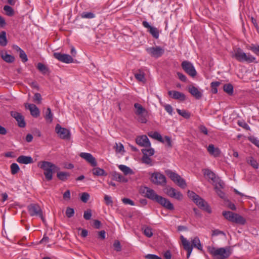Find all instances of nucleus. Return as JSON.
<instances>
[{
  "label": "nucleus",
  "mask_w": 259,
  "mask_h": 259,
  "mask_svg": "<svg viewBox=\"0 0 259 259\" xmlns=\"http://www.w3.org/2000/svg\"><path fill=\"white\" fill-rule=\"evenodd\" d=\"M30 215L40 218L44 223H45V217L46 214L43 211H29Z\"/></svg>",
  "instance_id": "32"
},
{
  "label": "nucleus",
  "mask_w": 259,
  "mask_h": 259,
  "mask_svg": "<svg viewBox=\"0 0 259 259\" xmlns=\"http://www.w3.org/2000/svg\"><path fill=\"white\" fill-rule=\"evenodd\" d=\"M204 175L205 176L207 177V178L211 180L213 183L217 184L219 181V178H217L214 172H213L211 170L208 169H205L203 170Z\"/></svg>",
  "instance_id": "21"
},
{
  "label": "nucleus",
  "mask_w": 259,
  "mask_h": 259,
  "mask_svg": "<svg viewBox=\"0 0 259 259\" xmlns=\"http://www.w3.org/2000/svg\"><path fill=\"white\" fill-rule=\"evenodd\" d=\"M168 94L174 99L184 101L186 99L185 94L178 91H169L168 92Z\"/></svg>",
  "instance_id": "24"
},
{
  "label": "nucleus",
  "mask_w": 259,
  "mask_h": 259,
  "mask_svg": "<svg viewBox=\"0 0 259 259\" xmlns=\"http://www.w3.org/2000/svg\"><path fill=\"white\" fill-rule=\"evenodd\" d=\"M118 168L125 175H133L134 173L131 168L125 165H119Z\"/></svg>",
  "instance_id": "31"
},
{
  "label": "nucleus",
  "mask_w": 259,
  "mask_h": 259,
  "mask_svg": "<svg viewBox=\"0 0 259 259\" xmlns=\"http://www.w3.org/2000/svg\"><path fill=\"white\" fill-rule=\"evenodd\" d=\"M188 196L202 210H209L207 202L193 191L189 190Z\"/></svg>",
  "instance_id": "5"
},
{
  "label": "nucleus",
  "mask_w": 259,
  "mask_h": 259,
  "mask_svg": "<svg viewBox=\"0 0 259 259\" xmlns=\"http://www.w3.org/2000/svg\"><path fill=\"white\" fill-rule=\"evenodd\" d=\"M135 113L138 116V120L141 123H145L147 121L148 112L140 104L136 103L134 104Z\"/></svg>",
  "instance_id": "7"
},
{
  "label": "nucleus",
  "mask_w": 259,
  "mask_h": 259,
  "mask_svg": "<svg viewBox=\"0 0 259 259\" xmlns=\"http://www.w3.org/2000/svg\"><path fill=\"white\" fill-rule=\"evenodd\" d=\"M136 143L142 147H150L151 143L146 135L138 137L136 139Z\"/></svg>",
  "instance_id": "19"
},
{
  "label": "nucleus",
  "mask_w": 259,
  "mask_h": 259,
  "mask_svg": "<svg viewBox=\"0 0 259 259\" xmlns=\"http://www.w3.org/2000/svg\"><path fill=\"white\" fill-rule=\"evenodd\" d=\"M113 246L117 251H120L121 250L120 243L119 241L118 240H116L114 241L113 243Z\"/></svg>",
  "instance_id": "57"
},
{
  "label": "nucleus",
  "mask_w": 259,
  "mask_h": 259,
  "mask_svg": "<svg viewBox=\"0 0 259 259\" xmlns=\"http://www.w3.org/2000/svg\"><path fill=\"white\" fill-rule=\"evenodd\" d=\"M183 69L191 77H195L196 75V71L193 65L190 62L184 61L181 64Z\"/></svg>",
  "instance_id": "11"
},
{
  "label": "nucleus",
  "mask_w": 259,
  "mask_h": 259,
  "mask_svg": "<svg viewBox=\"0 0 259 259\" xmlns=\"http://www.w3.org/2000/svg\"><path fill=\"white\" fill-rule=\"evenodd\" d=\"M28 210H41L40 206L37 204H31L28 206Z\"/></svg>",
  "instance_id": "51"
},
{
  "label": "nucleus",
  "mask_w": 259,
  "mask_h": 259,
  "mask_svg": "<svg viewBox=\"0 0 259 259\" xmlns=\"http://www.w3.org/2000/svg\"><path fill=\"white\" fill-rule=\"evenodd\" d=\"M143 192L145 193V197L155 202H157L160 197L153 189L148 187H144Z\"/></svg>",
  "instance_id": "14"
},
{
  "label": "nucleus",
  "mask_w": 259,
  "mask_h": 259,
  "mask_svg": "<svg viewBox=\"0 0 259 259\" xmlns=\"http://www.w3.org/2000/svg\"><path fill=\"white\" fill-rule=\"evenodd\" d=\"M223 215L228 221L236 224L244 225L246 222L244 218L234 211H223Z\"/></svg>",
  "instance_id": "6"
},
{
  "label": "nucleus",
  "mask_w": 259,
  "mask_h": 259,
  "mask_svg": "<svg viewBox=\"0 0 259 259\" xmlns=\"http://www.w3.org/2000/svg\"><path fill=\"white\" fill-rule=\"evenodd\" d=\"M54 57L60 61V62L65 63H71L73 62V59L72 57L68 54H61L60 53H54L53 54Z\"/></svg>",
  "instance_id": "13"
},
{
  "label": "nucleus",
  "mask_w": 259,
  "mask_h": 259,
  "mask_svg": "<svg viewBox=\"0 0 259 259\" xmlns=\"http://www.w3.org/2000/svg\"><path fill=\"white\" fill-rule=\"evenodd\" d=\"M140 73H137L135 74V78L139 81L144 82L145 81V78L144 73L139 71Z\"/></svg>",
  "instance_id": "48"
},
{
  "label": "nucleus",
  "mask_w": 259,
  "mask_h": 259,
  "mask_svg": "<svg viewBox=\"0 0 259 259\" xmlns=\"http://www.w3.org/2000/svg\"><path fill=\"white\" fill-rule=\"evenodd\" d=\"M11 170L12 175L16 174L20 170L19 165L15 163H13L11 165Z\"/></svg>",
  "instance_id": "46"
},
{
  "label": "nucleus",
  "mask_w": 259,
  "mask_h": 259,
  "mask_svg": "<svg viewBox=\"0 0 259 259\" xmlns=\"http://www.w3.org/2000/svg\"><path fill=\"white\" fill-rule=\"evenodd\" d=\"M178 113L186 119H189L190 117V113L185 110L177 109Z\"/></svg>",
  "instance_id": "39"
},
{
  "label": "nucleus",
  "mask_w": 259,
  "mask_h": 259,
  "mask_svg": "<svg viewBox=\"0 0 259 259\" xmlns=\"http://www.w3.org/2000/svg\"><path fill=\"white\" fill-rule=\"evenodd\" d=\"M17 161L19 163L25 164L32 163L33 162V159L31 156L24 155L19 156L17 159Z\"/></svg>",
  "instance_id": "26"
},
{
  "label": "nucleus",
  "mask_w": 259,
  "mask_h": 259,
  "mask_svg": "<svg viewBox=\"0 0 259 259\" xmlns=\"http://www.w3.org/2000/svg\"><path fill=\"white\" fill-rule=\"evenodd\" d=\"M164 109L169 114H172L173 109L171 105L169 104L165 105Z\"/></svg>",
  "instance_id": "62"
},
{
  "label": "nucleus",
  "mask_w": 259,
  "mask_h": 259,
  "mask_svg": "<svg viewBox=\"0 0 259 259\" xmlns=\"http://www.w3.org/2000/svg\"><path fill=\"white\" fill-rule=\"evenodd\" d=\"M114 178L116 181L120 182L126 183L128 182V179L127 178L119 174H115Z\"/></svg>",
  "instance_id": "43"
},
{
  "label": "nucleus",
  "mask_w": 259,
  "mask_h": 259,
  "mask_svg": "<svg viewBox=\"0 0 259 259\" xmlns=\"http://www.w3.org/2000/svg\"><path fill=\"white\" fill-rule=\"evenodd\" d=\"M147 53L154 58H159L164 53V50L160 47H150L146 49Z\"/></svg>",
  "instance_id": "12"
},
{
  "label": "nucleus",
  "mask_w": 259,
  "mask_h": 259,
  "mask_svg": "<svg viewBox=\"0 0 259 259\" xmlns=\"http://www.w3.org/2000/svg\"><path fill=\"white\" fill-rule=\"evenodd\" d=\"M189 92L196 99H200L202 97V93L197 88L193 85H190L188 87Z\"/></svg>",
  "instance_id": "20"
},
{
  "label": "nucleus",
  "mask_w": 259,
  "mask_h": 259,
  "mask_svg": "<svg viewBox=\"0 0 259 259\" xmlns=\"http://www.w3.org/2000/svg\"><path fill=\"white\" fill-rule=\"evenodd\" d=\"M10 113L11 115L17 121L18 125L19 127H25L26 123L24 120V117L21 113L15 111H11Z\"/></svg>",
  "instance_id": "16"
},
{
  "label": "nucleus",
  "mask_w": 259,
  "mask_h": 259,
  "mask_svg": "<svg viewBox=\"0 0 259 259\" xmlns=\"http://www.w3.org/2000/svg\"><path fill=\"white\" fill-rule=\"evenodd\" d=\"M25 107L30 110V114L32 116L37 117L39 116L40 111L35 105L33 104H27L25 105Z\"/></svg>",
  "instance_id": "23"
},
{
  "label": "nucleus",
  "mask_w": 259,
  "mask_h": 259,
  "mask_svg": "<svg viewBox=\"0 0 259 259\" xmlns=\"http://www.w3.org/2000/svg\"><path fill=\"white\" fill-rule=\"evenodd\" d=\"M208 252L214 259H227L231 254L229 247L216 248L212 246L207 247Z\"/></svg>",
  "instance_id": "1"
},
{
  "label": "nucleus",
  "mask_w": 259,
  "mask_h": 259,
  "mask_svg": "<svg viewBox=\"0 0 259 259\" xmlns=\"http://www.w3.org/2000/svg\"><path fill=\"white\" fill-rule=\"evenodd\" d=\"M223 90L229 95H233V86L231 83L225 84L223 87Z\"/></svg>",
  "instance_id": "35"
},
{
  "label": "nucleus",
  "mask_w": 259,
  "mask_h": 259,
  "mask_svg": "<svg viewBox=\"0 0 259 259\" xmlns=\"http://www.w3.org/2000/svg\"><path fill=\"white\" fill-rule=\"evenodd\" d=\"M82 18L92 19L95 17V15L92 12H83L81 14Z\"/></svg>",
  "instance_id": "47"
},
{
  "label": "nucleus",
  "mask_w": 259,
  "mask_h": 259,
  "mask_svg": "<svg viewBox=\"0 0 259 259\" xmlns=\"http://www.w3.org/2000/svg\"><path fill=\"white\" fill-rule=\"evenodd\" d=\"M237 123L240 126L243 127V128L247 130H250L249 126L244 121L238 120Z\"/></svg>",
  "instance_id": "53"
},
{
  "label": "nucleus",
  "mask_w": 259,
  "mask_h": 259,
  "mask_svg": "<svg viewBox=\"0 0 259 259\" xmlns=\"http://www.w3.org/2000/svg\"><path fill=\"white\" fill-rule=\"evenodd\" d=\"M165 172L167 176L180 187L183 189L186 188L187 186L186 181L179 175L169 169L165 170Z\"/></svg>",
  "instance_id": "8"
},
{
  "label": "nucleus",
  "mask_w": 259,
  "mask_h": 259,
  "mask_svg": "<svg viewBox=\"0 0 259 259\" xmlns=\"http://www.w3.org/2000/svg\"><path fill=\"white\" fill-rule=\"evenodd\" d=\"M232 56L239 62H246L247 63L254 62L256 59L254 57L250 54L244 52L240 48H236L233 49Z\"/></svg>",
  "instance_id": "2"
},
{
  "label": "nucleus",
  "mask_w": 259,
  "mask_h": 259,
  "mask_svg": "<svg viewBox=\"0 0 259 259\" xmlns=\"http://www.w3.org/2000/svg\"><path fill=\"white\" fill-rule=\"evenodd\" d=\"M92 173L94 175L97 176H106L107 172L102 168L100 167H95L92 169Z\"/></svg>",
  "instance_id": "28"
},
{
  "label": "nucleus",
  "mask_w": 259,
  "mask_h": 259,
  "mask_svg": "<svg viewBox=\"0 0 259 259\" xmlns=\"http://www.w3.org/2000/svg\"><path fill=\"white\" fill-rule=\"evenodd\" d=\"M151 181L158 185H164L166 183L165 177L160 172H156L151 174Z\"/></svg>",
  "instance_id": "10"
},
{
  "label": "nucleus",
  "mask_w": 259,
  "mask_h": 259,
  "mask_svg": "<svg viewBox=\"0 0 259 259\" xmlns=\"http://www.w3.org/2000/svg\"><path fill=\"white\" fill-rule=\"evenodd\" d=\"M221 82L219 81H214L211 83V92L213 94H217L218 93L217 87L219 86Z\"/></svg>",
  "instance_id": "44"
},
{
  "label": "nucleus",
  "mask_w": 259,
  "mask_h": 259,
  "mask_svg": "<svg viewBox=\"0 0 259 259\" xmlns=\"http://www.w3.org/2000/svg\"><path fill=\"white\" fill-rule=\"evenodd\" d=\"M166 193L169 197L175 198L178 200H181L183 198L182 194L180 191L171 187L166 189Z\"/></svg>",
  "instance_id": "18"
},
{
  "label": "nucleus",
  "mask_w": 259,
  "mask_h": 259,
  "mask_svg": "<svg viewBox=\"0 0 259 259\" xmlns=\"http://www.w3.org/2000/svg\"><path fill=\"white\" fill-rule=\"evenodd\" d=\"M199 130L200 132L202 133H203L204 135H207L208 134V131L207 128L204 126V125H200L199 127Z\"/></svg>",
  "instance_id": "64"
},
{
  "label": "nucleus",
  "mask_w": 259,
  "mask_h": 259,
  "mask_svg": "<svg viewBox=\"0 0 259 259\" xmlns=\"http://www.w3.org/2000/svg\"><path fill=\"white\" fill-rule=\"evenodd\" d=\"M247 162L255 169L258 168V163L252 157H249L247 158Z\"/></svg>",
  "instance_id": "36"
},
{
  "label": "nucleus",
  "mask_w": 259,
  "mask_h": 259,
  "mask_svg": "<svg viewBox=\"0 0 259 259\" xmlns=\"http://www.w3.org/2000/svg\"><path fill=\"white\" fill-rule=\"evenodd\" d=\"M38 166L44 170V174L46 180L49 181L52 179L53 172L60 170L59 167L49 161H42L39 163Z\"/></svg>",
  "instance_id": "4"
},
{
  "label": "nucleus",
  "mask_w": 259,
  "mask_h": 259,
  "mask_svg": "<svg viewBox=\"0 0 259 259\" xmlns=\"http://www.w3.org/2000/svg\"><path fill=\"white\" fill-rule=\"evenodd\" d=\"M19 57L22 59V62L24 63L28 61L27 55L23 50L20 53Z\"/></svg>",
  "instance_id": "55"
},
{
  "label": "nucleus",
  "mask_w": 259,
  "mask_h": 259,
  "mask_svg": "<svg viewBox=\"0 0 259 259\" xmlns=\"http://www.w3.org/2000/svg\"><path fill=\"white\" fill-rule=\"evenodd\" d=\"M224 184L221 181L215 184V190L217 194L221 198H224L225 197V194L222 190V189L224 188Z\"/></svg>",
  "instance_id": "25"
},
{
  "label": "nucleus",
  "mask_w": 259,
  "mask_h": 259,
  "mask_svg": "<svg viewBox=\"0 0 259 259\" xmlns=\"http://www.w3.org/2000/svg\"><path fill=\"white\" fill-rule=\"evenodd\" d=\"M90 194L87 192H83L81 194L80 200L84 203H86L90 199Z\"/></svg>",
  "instance_id": "50"
},
{
  "label": "nucleus",
  "mask_w": 259,
  "mask_h": 259,
  "mask_svg": "<svg viewBox=\"0 0 259 259\" xmlns=\"http://www.w3.org/2000/svg\"><path fill=\"white\" fill-rule=\"evenodd\" d=\"M37 68L43 74H46L49 72V69L41 63L37 64Z\"/></svg>",
  "instance_id": "38"
},
{
  "label": "nucleus",
  "mask_w": 259,
  "mask_h": 259,
  "mask_svg": "<svg viewBox=\"0 0 259 259\" xmlns=\"http://www.w3.org/2000/svg\"><path fill=\"white\" fill-rule=\"evenodd\" d=\"M219 235H222L224 237H226V234L223 231H220L218 229H215V230H212V234H211V236L212 237L215 236H218Z\"/></svg>",
  "instance_id": "54"
},
{
  "label": "nucleus",
  "mask_w": 259,
  "mask_h": 259,
  "mask_svg": "<svg viewBox=\"0 0 259 259\" xmlns=\"http://www.w3.org/2000/svg\"><path fill=\"white\" fill-rule=\"evenodd\" d=\"M70 174L67 172L59 171L57 174L58 178L62 181H65L69 177Z\"/></svg>",
  "instance_id": "33"
},
{
  "label": "nucleus",
  "mask_w": 259,
  "mask_h": 259,
  "mask_svg": "<svg viewBox=\"0 0 259 259\" xmlns=\"http://www.w3.org/2000/svg\"><path fill=\"white\" fill-rule=\"evenodd\" d=\"M142 229L143 230L144 234L147 237H151L152 236L153 233L151 228L148 227H143Z\"/></svg>",
  "instance_id": "41"
},
{
  "label": "nucleus",
  "mask_w": 259,
  "mask_h": 259,
  "mask_svg": "<svg viewBox=\"0 0 259 259\" xmlns=\"http://www.w3.org/2000/svg\"><path fill=\"white\" fill-rule=\"evenodd\" d=\"M250 49L255 54L259 56V46L253 45L250 47Z\"/></svg>",
  "instance_id": "58"
},
{
  "label": "nucleus",
  "mask_w": 259,
  "mask_h": 259,
  "mask_svg": "<svg viewBox=\"0 0 259 259\" xmlns=\"http://www.w3.org/2000/svg\"><path fill=\"white\" fill-rule=\"evenodd\" d=\"M207 149L209 153L214 157L219 156L221 153L219 148L215 147L213 144L209 145Z\"/></svg>",
  "instance_id": "27"
},
{
  "label": "nucleus",
  "mask_w": 259,
  "mask_h": 259,
  "mask_svg": "<svg viewBox=\"0 0 259 259\" xmlns=\"http://www.w3.org/2000/svg\"><path fill=\"white\" fill-rule=\"evenodd\" d=\"M42 100L41 96L39 93H36L34 94L33 101L37 104H40Z\"/></svg>",
  "instance_id": "52"
},
{
  "label": "nucleus",
  "mask_w": 259,
  "mask_h": 259,
  "mask_svg": "<svg viewBox=\"0 0 259 259\" xmlns=\"http://www.w3.org/2000/svg\"><path fill=\"white\" fill-rule=\"evenodd\" d=\"M55 132L61 139L68 140L70 139L71 134L69 130L61 127L59 124L56 125Z\"/></svg>",
  "instance_id": "9"
},
{
  "label": "nucleus",
  "mask_w": 259,
  "mask_h": 259,
  "mask_svg": "<svg viewBox=\"0 0 259 259\" xmlns=\"http://www.w3.org/2000/svg\"><path fill=\"white\" fill-rule=\"evenodd\" d=\"M122 202L126 205H135L134 202L131 199L127 198L122 199Z\"/></svg>",
  "instance_id": "56"
},
{
  "label": "nucleus",
  "mask_w": 259,
  "mask_h": 259,
  "mask_svg": "<svg viewBox=\"0 0 259 259\" xmlns=\"http://www.w3.org/2000/svg\"><path fill=\"white\" fill-rule=\"evenodd\" d=\"M181 240L185 250L187 251V257H189L192 251L193 247L197 248L200 250H202L200 241L198 237H195L192 241V245L190 244V242L187 240L183 236L181 235Z\"/></svg>",
  "instance_id": "3"
},
{
  "label": "nucleus",
  "mask_w": 259,
  "mask_h": 259,
  "mask_svg": "<svg viewBox=\"0 0 259 259\" xmlns=\"http://www.w3.org/2000/svg\"><path fill=\"white\" fill-rule=\"evenodd\" d=\"M7 44V39L6 37V32L4 31L0 33V45L6 46Z\"/></svg>",
  "instance_id": "34"
},
{
  "label": "nucleus",
  "mask_w": 259,
  "mask_h": 259,
  "mask_svg": "<svg viewBox=\"0 0 259 259\" xmlns=\"http://www.w3.org/2000/svg\"><path fill=\"white\" fill-rule=\"evenodd\" d=\"M165 208L169 210H172L174 209L173 204L167 199L160 196L159 199L156 202Z\"/></svg>",
  "instance_id": "22"
},
{
  "label": "nucleus",
  "mask_w": 259,
  "mask_h": 259,
  "mask_svg": "<svg viewBox=\"0 0 259 259\" xmlns=\"http://www.w3.org/2000/svg\"><path fill=\"white\" fill-rule=\"evenodd\" d=\"M142 25L144 27L148 29V31L154 38L156 39L159 38V31L157 28L151 26L149 23L146 21H143Z\"/></svg>",
  "instance_id": "17"
},
{
  "label": "nucleus",
  "mask_w": 259,
  "mask_h": 259,
  "mask_svg": "<svg viewBox=\"0 0 259 259\" xmlns=\"http://www.w3.org/2000/svg\"><path fill=\"white\" fill-rule=\"evenodd\" d=\"M53 114L51 112V108L48 107L45 112V118L50 123L52 122L53 120Z\"/></svg>",
  "instance_id": "37"
},
{
  "label": "nucleus",
  "mask_w": 259,
  "mask_h": 259,
  "mask_svg": "<svg viewBox=\"0 0 259 259\" xmlns=\"http://www.w3.org/2000/svg\"><path fill=\"white\" fill-rule=\"evenodd\" d=\"M149 137L158 140V141L164 143V141L161 135L157 132H150L148 133Z\"/></svg>",
  "instance_id": "30"
},
{
  "label": "nucleus",
  "mask_w": 259,
  "mask_h": 259,
  "mask_svg": "<svg viewBox=\"0 0 259 259\" xmlns=\"http://www.w3.org/2000/svg\"><path fill=\"white\" fill-rule=\"evenodd\" d=\"M79 155L91 166L95 167L97 165V162L96 158L91 153L81 152L79 154Z\"/></svg>",
  "instance_id": "15"
},
{
  "label": "nucleus",
  "mask_w": 259,
  "mask_h": 259,
  "mask_svg": "<svg viewBox=\"0 0 259 259\" xmlns=\"http://www.w3.org/2000/svg\"><path fill=\"white\" fill-rule=\"evenodd\" d=\"M142 161L143 163L148 164L150 166L153 165L152 162V159L150 158V156H147V155H143V156L142 158Z\"/></svg>",
  "instance_id": "49"
},
{
  "label": "nucleus",
  "mask_w": 259,
  "mask_h": 259,
  "mask_svg": "<svg viewBox=\"0 0 259 259\" xmlns=\"http://www.w3.org/2000/svg\"><path fill=\"white\" fill-rule=\"evenodd\" d=\"M114 148L117 153H123L124 152V146L121 143H116Z\"/></svg>",
  "instance_id": "42"
},
{
  "label": "nucleus",
  "mask_w": 259,
  "mask_h": 259,
  "mask_svg": "<svg viewBox=\"0 0 259 259\" xmlns=\"http://www.w3.org/2000/svg\"><path fill=\"white\" fill-rule=\"evenodd\" d=\"M142 152L143 155H147V156H152L154 154V150L153 148L149 149H143Z\"/></svg>",
  "instance_id": "45"
},
{
  "label": "nucleus",
  "mask_w": 259,
  "mask_h": 259,
  "mask_svg": "<svg viewBox=\"0 0 259 259\" xmlns=\"http://www.w3.org/2000/svg\"><path fill=\"white\" fill-rule=\"evenodd\" d=\"M147 259H162L155 254H148L145 256Z\"/></svg>",
  "instance_id": "61"
},
{
  "label": "nucleus",
  "mask_w": 259,
  "mask_h": 259,
  "mask_svg": "<svg viewBox=\"0 0 259 259\" xmlns=\"http://www.w3.org/2000/svg\"><path fill=\"white\" fill-rule=\"evenodd\" d=\"M177 75L179 77V78L183 82H186L187 80V77L186 76L183 74V73H181V72H177Z\"/></svg>",
  "instance_id": "59"
},
{
  "label": "nucleus",
  "mask_w": 259,
  "mask_h": 259,
  "mask_svg": "<svg viewBox=\"0 0 259 259\" xmlns=\"http://www.w3.org/2000/svg\"><path fill=\"white\" fill-rule=\"evenodd\" d=\"M4 10L6 12V14L8 16H12L14 15V11L12 7L6 5L4 7Z\"/></svg>",
  "instance_id": "40"
},
{
  "label": "nucleus",
  "mask_w": 259,
  "mask_h": 259,
  "mask_svg": "<svg viewBox=\"0 0 259 259\" xmlns=\"http://www.w3.org/2000/svg\"><path fill=\"white\" fill-rule=\"evenodd\" d=\"M63 198L64 200H68L70 199V192L69 190H67L63 194Z\"/></svg>",
  "instance_id": "63"
},
{
  "label": "nucleus",
  "mask_w": 259,
  "mask_h": 259,
  "mask_svg": "<svg viewBox=\"0 0 259 259\" xmlns=\"http://www.w3.org/2000/svg\"><path fill=\"white\" fill-rule=\"evenodd\" d=\"M1 57L7 63H12L15 60V57L11 55L7 54L6 52L1 53Z\"/></svg>",
  "instance_id": "29"
},
{
  "label": "nucleus",
  "mask_w": 259,
  "mask_h": 259,
  "mask_svg": "<svg viewBox=\"0 0 259 259\" xmlns=\"http://www.w3.org/2000/svg\"><path fill=\"white\" fill-rule=\"evenodd\" d=\"M249 140L251 143L259 148V140L256 138L250 137Z\"/></svg>",
  "instance_id": "60"
}]
</instances>
